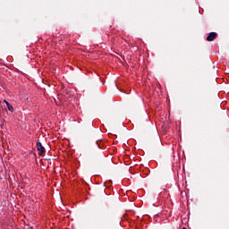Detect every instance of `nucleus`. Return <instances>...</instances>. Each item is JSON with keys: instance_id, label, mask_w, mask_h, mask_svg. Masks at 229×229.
Segmentation results:
<instances>
[{"instance_id": "1", "label": "nucleus", "mask_w": 229, "mask_h": 229, "mask_svg": "<svg viewBox=\"0 0 229 229\" xmlns=\"http://www.w3.org/2000/svg\"><path fill=\"white\" fill-rule=\"evenodd\" d=\"M37 149L40 157H44V155H46V148H44V146H42L41 142L37 143Z\"/></svg>"}, {"instance_id": "2", "label": "nucleus", "mask_w": 229, "mask_h": 229, "mask_svg": "<svg viewBox=\"0 0 229 229\" xmlns=\"http://www.w3.org/2000/svg\"><path fill=\"white\" fill-rule=\"evenodd\" d=\"M216 38H217V33L210 32L207 37V40L208 42H214V40H216Z\"/></svg>"}, {"instance_id": "3", "label": "nucleus", "mask_w": 229, "mask_h": 229, "mask_svg": "<svg viewBox=\"0 0 229 229\" xmlns=\"http://www.w3.org/2000/svg\"><path fill=\"white\" fill-rule=\"evenodd\" d=\"M7 108H8L9 112H13V105L8 104Z\"/></svg>"}, {"instance_id": "4", "label": "nucleus", "mask_w": 229, "mask_h": 229, "mask_svg": "<svg viewBox=\"0 0 229 229\" xmlns=\"http://www.w3.org/2000/svg\"><path fill=\"white\" fill-rule=\"evenodd\" d=\"M97 145L99 148V149L103 148V144H101V141H97Z\"/></svg>"}, {"instance_id": "5", "label": "nucleus", "mask_w": 229, "mask_h": 229, "mask_svg": "<svg viewBox=\"0 0 229 229\" xmlns=\"http://www.w3.org/2000/svg\"><path fill=\"white\" fill-rule=\"evenodd\" d=\"M4 103H5L6 106H8V105H10V104L8 103V101H6V100H4Z\"/></svg>"}, {"instance_id": "6", "label": "nucleus", "mask_w": 229, "mask_h": 229, "mask_svg": "<svg viewBox=\"0 0 229 229\" xmlns=\"http://www.w3.org/2000/svg\"><path fill=\"white\" fill-rule=\"evenodd\" d=\"M4 103H5L6 106H8V105H10V104L8 103V101H6V100H4Z\"/></svg>"}, {"instance_id": "7", "label": "nucleus", "mask_w": 229, "mask_h": 229, "mask_svg": "<svg viewBox=\"0 0 229 229\" xmlns=\"http://www.w3.org/2000/svg\"><path fill=\"white\" fill-rule=\"evenodd\" d=\"M182 229H187V227H182Z\"/></svg>"}]
</instances>
